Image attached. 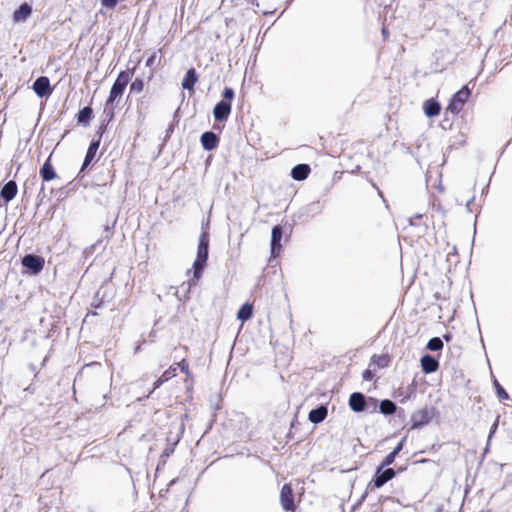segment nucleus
<instances>
[{
  "instance_id": "nucleus-19",
  "label": "nucleus",
  "mask_w": 512,
  "mask_h": 512,
  "mask_svg": "<svg viewBox=\"0 0 512 512\" xmlns=\"http://www.w3.org/2000/svg\"><path fill=\"white\" fill-rule=\"evenodd\" d=\"M423 109L427 117H435L440 114L441 106L437 100L431 98L425 101Z\"/></svg>"
},
{
  "instance_id": "nucleus-39",
  "label": "nucleus",
  "mask_w": 512,
  "mask_h": 512,
  "mask_svg": "<svg viewBox=\"0 0 512 512\" xmlns=\"http://www.w3.org/2000/svg\"><path fill=\"white\" fill-rule=\"evenodd\" d=\"M4 205H5V204H4L3 200H0V208H1L2 206H4Z\"/></svg>"
},
{
  "instance_id": "nucleus-9",
  "label": "nucleus",
  "mask_w": 512,
  "mask_h": 512,
  "mask_svg": "<svg viewBox=\"0 0 512 512\" xmlns=\"http://www.w3.org/2000/svg\"><path fill=\"white\" fill-rule=\"evenodd\" d=\"M396 473L392 468L381 470L378 474L376 473L372 481L369 483L371 490L378 489L386 484L388 481L395 477Z\"/></svg>"
},
{
  "instance_id": "nucleus-23",
  "label": "nucleus",
  "mask_w": 512,
  "mask_h": 512,
  "mask_svg": "<svg viewBox=\"0 0 512 512\" xmlns=\"http://www.w3.org/2000/svg\"><path fill=\"white\" fill-rule=\"evenodd\" d=\"M328 410L325 406H320L316 409H312L309 412L308 418L312 423H320L327 417Z\"/></svg>"
},
{
  "instance_id": "nucleus-28",
  "label": "nucleus",
  "mask_w": 512,
  "mask_h": 512,
  "mask_svg": "<svg viewBox=\"0 0 512 512\" xmlns=\"http://www.w3.org/2000/svg\"><path fill=\"white\" fill-rule=\"evenodd\" d=\"M443 348V341L439 337L431 338L427 343V349L430 351H439Z\"/></svg>"
},
{
  "instance_id": "nucleus-22",
  "label": "nucleus",
  "mask_w": 512,
  "mask_h": 512,
  "mask_svg": "<svg viewBox=\"0 0 512 512\" xmlns=\"http://www.w3.org/2000/svg\"><path fill=\"white\" fill-rule=\"evenodd\" d=\"M32 13V8L29 4L23 3L14 11L13 19L15 22L25 21Z\"/></svg>"
},
{
  "instance_id": "nucleus-10",
  "label": "nucleus",
  "mask_w": 512,
  "mask_h": 512,
  "mask_svg": "<svg viewBox=\"0 0 512 512\" xmlns=\"http://www.w3.org/2000/svg\"><path fill=\"white\" fill-rule=\"evenodd\" d=\"M33 90L39 97H48L52 94L50 80L46 76L37 78L33 83Z\"/></svg>"
},
{
  "instance_id": "nucleus-35",
  "label": "nucleus",
  "mask_w": 512,
  "mask_h": 512,
  "mask_svg": "<svg viewBox=\"0 0 512 512\" xmlns=\"http://www.w3.org/2000/svg\"><path fill=\"white\" fill-rule=\"evenodd\" d=\"M175 445H176V443H174L173 445H170V446L166 447V448H165V450H164V453H163V454H164L165 456H167V457H168V456H170V455L174 452V446H175Z\"/></svg>"
},
{
  "instance_id": "nucleus-18",
  "label": "nucleus",
  "mask_w": 512,
  "mask_h": 512,
  "mask_svg": "<svg viewBox=\"0 0 512 512\" xmlns=\"http://www.w3.org/2000/svg\"><path fill=\"white\" fill-rule=\"evenodd\" d=\"M310 167L308 164H298L291 170V176L294 180H305L310 174Z\"/></svg>"
},
{
  "instance_id": "nucleus-14",
  "label": "nucleus",
  "mask_w": 512,
  "mask_h": 512,
  "mask_svg": "<svg viewBox=\"0 0 512 512\" xmlns=\"http://www.w3.org/2000/svg\"><path fill=\"white\" fill-rule=\"evenodd\" d=\"M421 369L425 374H431L439 369V362L431 355L427 354L420 359Z\"/></svg>"
},
{
  "instance_id": "nucleus-12",
  "label": "nucleus",
  "mask_w": 512,
  "mask_h": 512,
  "mask_svg": "<svg viewBox=\"0 0 512 512\" xmlns=\"http://www.w3.org/2000/svg\"><path fill=\"white\" fill-rule=\"evenodd\" d=\"M18 193V186L14 180H10L4 184L0 190V200H3L4 204H8L12 201Z\"/></svg>"
},
{
  "instance_id": "nucleus-21",
  "label": "nucleus",
  "mask_w": 512,
  "mask_h": 512,
  "mask_svg": "<svg viewBox=\"0 0 512 512\" xmlns=\"http://www.w3.org/2000/svg\"><path fill=\"white\" fill-rule=\"evenodd\" d=\"M411 420L412 428H417L421 425L427 424L430 421V416L426 409H422L414 413Z\"/></svg>"
},
{
  "instance_id": "nucleus-6",
  "label": "nucleus",
  "mask_w": 512,
  "mask_h": 512,
  "mask_svg": "<svg viewBox=\"0 0 512 512\" xmlns=\"http://www.w3.org/2000/svg\"><path fill=\"white\" fill-rule=\"evenodd\" d=\"M21 263L32 274H38L43 270L44 265H45V260L41 256L27 254L22 258Z\"/></svg>"
},
{
  "instance_id": "nucleus-26",
  "label": "nucleus",
  "mask_w": 512,
  "mask_h": 512,
  "mask_svg": "<svg viewBox=\"0 0 512 512\" xmlns=\"http://www.w3.org/2000/svg\"><path fill=\"white\" fill-rule=\"evenodd\" d=\"M380 412L384 415H391L396 411V405L389 399L382 400L380 403Z\"/></svg>"
},
{
  "instance_id": "nucleus-38",
  "label": "nucleus",
  "mask_w": 512,
  "mask_h": 512,
  "mask_svg": "<svg viewBox=\"0 0 512 512\" xmlns=\"http://www.w3.org/2000/svg\"><path fill=\"white\" fill-rule=\"evenodd\" d=\"M370 402H371V405H372V412L376 410V407H377V401L373 398H370Z\"/></svg>"
},
{
  "instance_id": "nucleus-13",
  "label": "nucleus",
  "mask_w": 512,
  "mask_h": 512,
  "mask_svg": "<svg viewBox=\"0 0 512 512\" xmlns=\"http://www.w3.org/2000/svg\"><path fill=\"white\" fill-rule=\"evenodd\" d=\"M52 153L44 162L43 166L40 168V177L44 182H49L54 180L57 177V174L54 170V167L51 163Z\"/></svg>"
},
{
  "instance_id": "nucleus-34",
  "label": "nucleus",
  "mask_w": 512,
  "mask_h": 512,
  "mask_svg": "<svg viewBox=\"0 0 512 512\" xmlns=\"http://www.w3.org/2000/svg\"><path fill=\"white\" fill-rule=\"evenodd\" d=\"M157 59V52H152L148 59L146 60L147 67H153L155 65Z\"/></svg>"
},
{
  "instance_id": "nucleus-31",
  "label": "nucleus",
  "mask_w": 512,
  "mask_h": 512,
  "mask_svg": "<svg viewBox=\"0 0 512 512\" xmlns=\"http://www.w3.org/2000/svg\"><path fill=\"white\" fill-rule=\"evenodd\" d=\"M495 388H496L497 396L499 397V399L506 400L509 398L508 393L497 381H495Z\"/></svg>"
},
{
  "instance_id": "nucleus-30",
  "label": "nucleus",
  "mask_w": 512,
  "mask_h": 512,
  "mask_svg": "<svg viewBox=\"0 0 512 512\" xmlns=\"http://www.w3.org/2000/svg\"><path fill=\"white\" fill-rule=\"evenodd\" d=\"M395 454H393L392 452H390L389 454H387L384 459L382 460L380 466L377 468V474L379 472H381V470L386 467V466H389L391 465L394 461H395Z\"/></svg>"
},
{
  "instance_id": "nucleus-15",
  "label": "nucleus",
  "mask_w": 512,
  "mask_h": 512,
  "mask_svg": "<svg viewBox=\"0 0 512 512\" xmlns=\"http://www.w3.org/2000/svg\"><path fill=\"white\" fill-rule=\"evenodd\" d=\"M200 141L205 150L211 151L218 146L219 138L214 132L207 131L201 135Z\"/></svg>"
},
{
  "instance_id": "nucleus-17",
  "label": "nucleus",
  "mask_w": 512,
  "mask_h": 512,
  "mask_svg": "<svg viewBox=\"0 0 512 512\" xmlns=\"http://www.w3.org/2000/svg\"><path fill=\"white\" fill-rule=\"evenodd\" d=\"M177 375V367L175 365H171L168 369H166L161 376L154 382L153 391L159 388L162 384L174 378Z\"/></svg>"
},
{
  "instance_id": "nucleus-5",
  "label": "nucleus",
  "mask_w": 512,
  "mask_h": 512,
  "mask_svg": "<svg viewBox=\"0 0 512 512\" xmlns=\"http://www.w3.org/2000/svg\"><path fill=\"white\" fill-rule=\"evenodd\" d=\"M104 132V127L101 126L98 131V137L97 139H93L87 149L81 171H84L87 169L92 163L96 162L98 160L97 158V152L100 146L101 138Z\"/></svg>"
},
{
  "instance_id": "nucleus-32",
  "label": "nucleus",
  "mask_w": 512,
  "mask_h": 512,
  "mask_svg": "<svg viewBox=\"0 0 512 512\" xmlns=\"http://www.w3.org/2000/svg\"><path fill=\"white\" fill-rule=\"evenodd\" d=\"M375 377V369H371V366L363 371L362 378L364 381H372Z\"/></svg>"
},
{
  "instance_id": "nucleus-33",
  "label": "nucleus",
  "mask_w": 512,
  "mask_h": 512,
  "mask_svg": "<svg viewBox=\"0 0 512 512\" xmlns=\"http://www.w3.org/2000/svg\"><path fill=\"white\" fill-rule=\"evenodd\" d=\"M118 3V0H101L102 6L110 9H114Z\"/></svg>"
},
{
  "instance_id": "nucleus-8",
  "label": "nucleus",
  "mask_w": 512,
  "mask_h": 512,
  "mask_svg": "<svg viewBox=\"0 0 512 512\" xmlns=\"http://www.w3.org/2000/svg\"><path fill=\"white\" fill-rule=\"evenodd\" d=\"M280 501L285 511H294L296 506L294 503L293 490L290 484H284L280 492Z\"/></svg>"
},
{
  "instance_id": "nucleus-2",
  "label": "nucleus",
  "mask_w": 512,
  "mask_h": 512,
  "mask_svg": "<svg viewBox=\"0 0 512 512\" xmlns=\"http://www.w3.org/2000/svg\"><path fill=\"white\" fill-rule=\"evenodd\" d=\"M135 68L131 70H123L121 71L115 82L113 83L109 96L105 102V112L107 113V116L109 117V120H111L114 117V107L113 103L120 99L126 89V86L131 80L132 75L134 74Z\"/></svg>"
},
{
  "instance_id": "nucleus-27",
  "label": "nucleus",
  "mask_w": 512,
  "mask_h": 512,
  "mask_svg": "<svg viewBox=\"0 0 512 512\" xmlns=\"http://www.w3.org/2000/svg\"><path fill=\"white\" fill-rule=\"evenodd\" d=\"M177 369L179 368L181 372L186 375L185 381H193V374L190 371L189 363L186 359H182L180 362L176 363Z\"/></svg>"
},
{
  "instance_id": "nucleus-36",
  "label": "nucleus",
  "mask_w": 512,
  "mask_h": 512,
  "mask_svg": "<svg viewBox=\"0 0 512 512\" xmlns=\"http://www.w3.org/2000/svg\"><path fill=\"white\" fill-rule=\"evenodd\" d=\"M401 449H402V443H399V444L397 445V447H395V448L393 449V451H391V452H392L393 454H395V456H397V455H398V453L401 451Z\"/></svg>"
},
{
  "instance_id": "nucleus-7",
  "label": "nucleus",
  "mask_w": 512,
  "mask_h": 512,
  "mask_svg": "<svg viewBox=\"0 0 512 512\" xmlns=\"http://www.w3.org/2000/svg\"><path fill=\"white\" fill-rule=\"evenodd\" d=\"M283 237V229L281 225H276L272 228L271 232V257L276 258L282 251L281 240Z\"/></svg>"
},
{
  "instance_id": "nucleus-24",
  "label": "nucleus",
  "mask_w": 512,
  "mask_h": 512,
  "mask_svg": "<svg viewBox=\"0 0 512 512\" xmlns=\"http://www.w3.org/2000/svg\"><path fill=\"white\" fill-rule=\"evenodd\" d=\"M391 358L389 354H374L370 359V366L374 365L378 368H386L389 366Z\"/></svg>"
},
{
  "instance_id": "nucleus-11",
  "label": "nucleus",
  "mask_w": 512,
  "mask_h": 512,
  "mask_svg": "<svg viewBox=\"0 0 512 512\" xmlns=\"http://www.w3.org/2000/svg\"><path fill=\"white\" fill-rule=\"evenodd\" d=\"M365 396L360 392H354L349 397V406L354 412H363L369 408Z\"/></svg>"
},
{
  "instance_id": "nucleus-37",
  "label": "nucleus",
  "mask_w": 512,
  "mask_h": 512,
  "mask_svg": "<svg viewBox=\"0 0 512 512\" xmlns=\"http://www.w3.org/2000/svg\"><path fill=\"white\" fill-rule=\"evenodd\" d=\"M452 338H453V336H452V334H451V333H446V334H444V335H443V339H444L446 342H450V341H452Z\"/></svg>"
},
{
  "instance_id": "nucleus-16",
  "label": "nucleus",
  "mask_w": 512,
  "mask_h": 512,
  "mask_svg": "<svg viewBox=\"0 0 512 512\" xmlns=\"http://www.w3.org/2000/svg\"><path fill=\"white\" fill-rule=\"evenodd\" d=\"M94 113L93 109L90 106H86L79 110L76 114V120L79 125L87 127L90 124V121L93 119Z\"/></svg>"
},
{
  "instance_id": "nucleus-29",
  "label": "nucleus",
  "mask_w": 512,
  "mask_h": 512,
  "mask_svg": "<svg viewBox=\"0 0 512 512\" xmlns=\"http://www.w3.org/2000/svg\"><path fill=\"white\" fill-rule=\"evenodd\" d=\"M144 89V81L140 78H136L130 85L131 93H141Z\"/></svg>"
},
{
  "instance_id": "nucleus-25",
  "label": "nucleus",
  "mask_w": 512,
  "mask_h": 512,
  "mask_svg": "<svg viewBox=\"0 0 512 512\" xmlns=\"http://www.w3.org/2000/svg\"><path fill=\"white\" fill-rule=\"evenodd\" d=\"M253 315V305L250 303H245L237 313V319L242 323L249 320Z\"/></svg>"
},
{
  "instance_id": "nucleus-20",
  "label": "nucleus",
  "mask_w": 512,
  "mask_h": 512,
  "mask_svg": "<svg viewBox=\"0 0 512 512\" xmlns=\"http://www.w3.org/2000/svg\"><path fill=\"white\" fill-rule=\"evenodd\" d=\"M198 81V76L194 68H190L182 80L183 89L194 91V86Z\"/></svg>"
},
{
  "instance_id": "nucleus-3",
  "label": "nucleus",
  "mask_w": 512,
  "mask_h": 512,
  "mask_svg": "<svg viewBox=\"0 0 512 512\" xmlns=\"http://www.w3.org/2000/svg\"><path fill=\"white\" fill-rule=\"evenodd\" d=\"M234 91L230 87H225L222 92V100L219 101L213 109V116L216 121H226L231 113V101L234 98Z\"/></svg>"
},
{
  "instance_id": "nucleus-4",
  "label": "nucleus",
  "mask_w": 512,
  "mask_h": 512,
  "mask_svg": "<svg viewBox=\"0 0 512 512\" xmlns=\"http://www.w3.org/2000/svg\"><path fill=\"white\" fill-rule=\"evenodd\" d=\"M470 95L471 90L468 88L467 85H464L459 91H457L451 97L447 105V111L451 112L452 114H458L459 112H461L462 109L464 108L465 103L468 101Z\"/></svg>"
},
{
  "instance_id": "nucleus-1",
  "label": "nucleus",
  "mask_w": 512,
  "mask_h": 512,
  "mask_svg": "<svg viewBox=\"0 0 512 512\" xmlns=\"http://www.w3.org/2000/svg\"><path fill=\"white\" fill-rule=\"evenodd\" d=\"M209 253V233L203 231L199 236L196 259L193 263V277L188 281V287L197 286L204 268L206 267Z\"/></svg>"
}]
</instances>
